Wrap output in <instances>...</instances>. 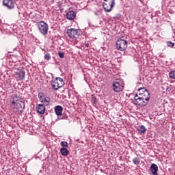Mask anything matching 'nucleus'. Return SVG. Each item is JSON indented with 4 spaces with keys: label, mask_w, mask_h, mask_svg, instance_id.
I'll return each mask as SVG.
<instances>
[{
    "label": "nucleus",
    "mask_w": 175,
    "mask_h": 175,
    "mask_svg": "<svg viewBox=\"0 0 175 175\" xmlns=\"http://www.w3.org/2000/svg\"><path fill=\"white\" fill-rule=\"evenodd\" d=\"M10 102L11 107L16 113L18 111H23V109H25V102L24 101V98H23L18 94H13Z\"/></svg>",
    "instance_id": "obj_1"
},
{
    "label": "nucleus",
    "mask_w": 175,
    "mask_h": 175,
    "mask_svg": "<svg viewBox=\"0 0 175 175\" xmlns=\"http://www.w3.org/2000/svg\"><path fill=\"white\" fill-rule=\"evenodd\" d=\"M128 47V41L124 39V37H121L120 38H118L116 42V49L119 50L120 51H124V50H126V48Z\"/></svg>",
    "instance_id": "obj_2"
},
{
    "label": "nucleus",
    "mask_w": 175,
    "mask_h": 175,
    "mask_svg": "<svg viewBox=\"0 0 175 175\" xmlns=\"http://www.w3.org/2000/svg\"><path fill=\"white\" fill-rule=\"evenodd\" d=\"M65 85V81L62 78L60 77H56L55 79H53L51 81V85L53 90H58L59 88H62V87H64Z\"/></svg>",
    "instance_id": "obj_3"
},
{
    "label": "nucleus",
    "mask_w": 175,
    "mask_h": 175,
    "mask_svg": "<svg viewBox=\"0 0 175 175\" xmlns=\"http://www.w3.org/2000/svg\"><path fill=\"white\" fill-rule=\"evenodd\" d=\"M103 6L104 10L109 13L111 12L114 6H116V0H104Z\"/></svg>",
    "instance_id": "obj_4"
},
{
    "label": "nucleus",
    "mask_w": 175,
    "mask_h": 175,
    "mask_svg": "<svg viewBox=\"0 0 175 175\" xmlns=\"http://www.w3.org/2000/svg\"><path fill=\"white\" fill-rule=\"evenodd\" d=\"M113 90L115 92H121L124 90V84L120 79H116L112 84Z\"/></svg>",
    "instance_id": "obj_5"
},
{
    "label": "nucleus",
    "mask_w": 175,
    "mask_h": 175,
    "mask_svg": "<svg viewBox=\"0 0 175 175\" xmlns=\"http://www.w3.org/2000/svg\"><path fill=\"white\" fill-rule=\"evenodd\" d=\"M38 29L42 35H46L49 32V25L42 21L38 23Z\"/></svg>",
    "instance_id": "obj_6"
},
{
    "label": "nucleus",
    "mask_w": 175,
    "mask_h": 175,
    "mask_svg": "<svg viewBox=\"0 0 175 175\" xmlns=\"http://www.w3.org/2000/svg\"><path fill=\"white\" fill-rule=\"evenodd\" d=\"M80 29H68L67 30V35L71 39H77L80 35Z\"/></svg>",
    "instance_id": "obj_7"
},
{
    "label": "nucleus",
    "mask_w": 175,
    "mask_h": 175,
    "mask_svg": "<svg viewBox=\"0 0 175 175\" xmlns=\"http://www.w3.org/2000/svg\"><path fill=\"white\" fill-rule=\"evenodd\" d=\"M38 98L40 102H41V103H43L44 106H49V105H50V98L45 96L43 92L38 93Z\"/></svg>",
    "instance_id": "obj_8"
},
{
    "label": "nucleus",
    "mask_w": 175,
    "mask_h": 175,
    "mask_svg": "<svg viewBox=\"0 0 175 175\" xmlns=\"http://www.w3.org/2000/svg\"><path fill=\"white\" fill-rule=\"evenodd\" d=\"M139 97L146 100V102L148 103V101L150 100V92H148V90L144 88H141L139 89Z\"/></svg>",
    "instance_id": "obj_9"
},
{
    "label": "nucleus",
    "mask_w": 175,
    "mask_h": 175,
    "mask_svg": "<svg viewBox=\"0 0 175 175\" xmlns=\"http://www.w3.org/2000/svg\"><path fill=\"white\" fill-rule=\"evenodd\" d=\"M3 5L10 10L14 8V1L13 0H3Z\"/></svg>",
    "instance_id": "obj_10"
},
{
    "label": "nucleus",
    "mask_w": 175,
    "mask_h": 175,
    "mask_svg": "<svg viewBox=\"0 0 175 175\" xmlns=\"http://www.w3.org/2000/svg\"><path fill=\"white\" fill-rule=\"evenodd\" d=\"M15 73L17 81H18V80H24L25 79V71L20 70L15 72Z\"/></svg>",
    "instance_id": "obj_11"
},
{
    "label": "nucleus",
    "mask_w": 175,
    "mask_h": 175,
    "mask_svg": "<svg viewBox=\"0 0 175 175\" xmlns=\"http://www.w3.org/2000/svg\"><path fill=\"white\" fill-rule=\"evenodd\" d=\"M147 103H148L147 100H145L144 98H142V97L139 96V98L137 100V103L135 105H137V106H140L141 107H143L146 106Z\"/></svg>",
    "instance_id": "obj_12"
},
{
    "label": "nucleus",
    "mask_w": 175,
    "mask_h": 175,
    "mask_svg": "<svg viewBox=\"0 0 175 175\" xmlns=\"http://www.w3.org/2000/svg\"><path fill=\"white\" fill-rule=\"evenodd\" d=\"M36 109L37 113H39V114H44V113H46V107L43 104L37 105Z\"/></svg>",
    "instance_id": "obj_13"
},
{
    "label": "nucleus",
    "mask_w": 175,
    "mask_h": 175,
    "mask_svg": "<svg viewBox=\"0 0 175 175\" xmlns=\"http://www.w3.org/2000/svg\"><path fill=\"white\" fill-rule=\"evenodd\" d=\"M150 172L153 175H158V165L155 163H152L150 168Z\"/></svg>",
    "instance_id": "obj_14"
},
{
    "label": "nucleus",
    "mask_w": 175,
    "mask_h": 175,
    "mask_svg": "<svg viewBox=\"0 0 175 175\" xmlns=\"http://www.w3.org/2000/svg\"><path fill=\"white\" fill-rule=\"evenodd\" d=\"M66 18L68 20H75L76 18V12L75 11H68L66 13Z\"/></svg>",
    "instance_id": "obj_15"
},
{
    "label": "nucleus",
    "mask_w": 175,
    "mask_h": 175,
    "mask_svg": "<svg viewBox=\"0 0 175 175\" xmlns=\"http://www.w3.org/2000/svg\"><path fill=\"white\" fill-rule=\"evenodd\" d=\"M137 131L139 135H144L147 132V129L144 125H140L137 127Z\"/></svg>",
    "instance_id": "obj_16"
},
{
    "label": "nucleus",
    "mask_w": 175,
    "mask_h": 175,
    "mask_svg": "<svg viewBox=\"0 0 175 175\" xmlns=\"http://www.w3.org/2000/svg\"><path fill=\"white\" fill-rule=\"evenodd\" d=\"M62 111H64V108L62 106L57 105L55 107V113H56L57 116H62Z\"/></svg>",
    "instance_id": "obj_17"
},
{
    "label": "nucleus",
    "mask_w": 175,
    "mask_h": 175,
    "mask_svg": "<svg viewBox=\"0 0 175 175\" xmlns=\"http://www.w3.org/2000/svg\"><path fill=\"white\" fill-rule=\"evenodd\" d=\"M60 152L64 157H66L69 154V150H68V149H66V148H62L60 149Z\"/></svg>",
    "instance_id": "obj_18"
},
{
    "label": "nucleus",
    "mask_w": 175,
    "mask_h": 175,
    "mask_svg": "<svg viewBox=\"0 0 175 175\" xmlns=\"http://www.w3.org/2000/svg\"><path fill=\"white\" fill-rule=\"evenodd\" d=\"M133 163H134V165H139V163H140V159H139V157H135L133 159Z\"/></svg>",
    "instance_id": "obj_19"
},
{
    "label": "nucleus",
    "mask_w": 175,
    "mask_h": 175,
    "mask_svg": "<svg viewBox=\"0 0 175 175\" xmlns=\"http://www.w3.org/2000/svg\"><path fill=\"white\" fill-rule=\"evenodd\" d=\"M169 77L170 79H175V70L171 71L169 73Z\"/></svg>",
    "instance_id": "obj_20"
},
{
    "label": "nucleus",
    "mask_w": 175,
    "mask_h": 175,
    "mask_svg": "<svg viewBox=\"0 0 175 175\" xmlns=\"http://www.w3.org/2000/svg\"><path fill=\"white\" fill-rule=\"evenodd\" d=\"M44 59H46V61H50V59H51V55H50V53H46L44 55Z\"/></svg>",
    "instance_id": "obj_21"
},
{
    "label": "nucleus",
    "mask_w": 175,
    "mask_h": 175,
    "mask_svg": "<svg viewBox=\"0 0 175 175\" xmlns=\"http://www.w3.org/2000/svg\"><path fill=\"white\" fill-rule=\"evenodd\" d=\"M91 102L93 103V105L96 103V97L94 95H92Z\"/></svg>",
    "instance_id": "obj_22"
},
{
    "label": "nucleus",
    "mask_w": 175,
    "mask_h": 175,
    "mask_svg": "<svg viewBox=\"0 0 175 175\" xmlns=\"http://www.w3.org/2000/svg\"><path fill=\"white\" fill-rule=\"evenodd\" d=\"M60 146H61L62 147H68L69 144H68L67 142H60Z\"/></svg>",
    "instance_id": "obj_23"
},
{
    "label": "nucleus",
    "mask_w": 175,
    "mask_h": 175,
    "mask_svg": "<svg viewBox=\"0 0 175 175\" xmlns=\"http://www.w3.org/2000/svg\"><path fill=\"white\" fill-rule=\"evenodd\" d=\"M167 44L168 47H174V43L172 42L171 41H168L167 42Z\"/></svg>",
    "instance_id": "obj_24"
},
{
    "label": "nucleus",
    "mask_w": 175,
    "mask_h": 175,
    "mask_svg": "<svg viewBox=\"0 0 175 175\" xmlns=\"http://www.w3.org/2000/svg\"><path fill=\"white\" fill-rule=\"evenodd\" d=\"M59 58H64V57H65L64 52L59 51Z\"/></svg>",
    "instance_id": "obj_25"
},
{
    "label": "nucleus",
    "mask_w": 175,
    "mask_h": 175,
    "mask_svg": "<svg viewBox=\"0 0 175 175\" xmlns=\"http://www.w3.org/2000/svg\"><path fill=\"white\" fill-rule=\"evenodd\" d=\"M139 98H140V96H139V95L136 94V95L135 96V97H134V99H135L134 103H135V105L137 103V100L139 99Z\"/></svg>",
    "instance_id": "obj_26"
},
{
    "label": "nucleus",
    "mask_w": 175,
    "mask_h": 175,
    "mask_svg": "<svg viewBox=\"0 0 175 175\" xmlns=\"http://www.w3.org/2000/svg\"><path fill=\"white\" fill-rule=\"evenodd\" d=\"M90 44H85V47H89Z\"/></svg>",
    "instance_id": "obj_27"
}]
</instances>
